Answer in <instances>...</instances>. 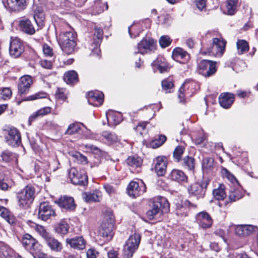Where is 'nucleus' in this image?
<instances>
[{"label":"nucleus","instance_id":"nucleus-40","mask_svg":"<svg viewBox=\"0 0 258 258\" xmlns=\"http://www.w3.org/2000/svg\"><path fill=\"white\" fill-rule=\"evenodd\" d=\"M182 165L185 169L194 171L195 167V160L194 158L187 156L183 159Z\"/></svg>","mask_w":258,"mask_h":258},{"label":"nucleus","instance_id":"nucleus-36","mask_svg":"<svg viewBox=\"0 0 258 258\" xmlns=\"http://www.w3.org/2000/svg\"><path fill=\"white\" fill-rule=\"evenodd\" d=\"M64 81L68 84H74L78 81V75L75 71H70L66 73L63 77Z\"/></svg>","mask_w":258,"mask_h":258},{"label":"nucleus","instance_id":"nucleus-9","mask_svg":"<svg viewBox=\"0 0 258 258\" xmlns=\"http://www.w3.org/2000/svg\"><path fill=\"white\" fill-rule=\"evenodd\" d=\"M69 177L71 182L75 185L85 186L88 184V176L84 172L79 171L75 168L69 171Z\"/></svg>","mask_w":258,"mask_h":258},{"label":"nucleus","instance_id":"nucleus-64","mask_svg":"<svg viewBox=\"0 0 258 258\" xmlns=\"http://www.w3.org/2000/svg\"><path fill=\"white\" fill-rule=\"evenodd\" d=\"M196 3L197 8L201 11H202L206 7L205 0H197L196 1Z\"/></svg>","mask_w":258,"mask_h":258},{"label":"nucleus","instance_id":"nucleus-41","mask_svg":"<svg viewBox=\"0 0 258 258\" xmlns=\"http://www.w3.org/2000/svg\"><path fill=\"white\" fill-rule=\"evenodd\" d=\"M227 13L228 15H234L237 7L238 0H227L226 2Z\"/></svg>","mask_w":258,"mask_h":258},{"label":"nucleus","instance_id":"nucleus-35","mask_svg":"<svg viewBox=\"0 0 258 258\" xmlns=\"http://www.w3.org/2000/svg\"><path fill=\"white\" fill-rule=\"evenodd\" d=\"M238 187L231 186L229 191V199L231 202H235L242 197V193L241 191L239 185Z\"/></svg>","mask_w":258,"mask_h":258},{"label":"nucleus","instance_id":"nucleus-52","mask_svg":"<svg viewBox=\"0 0 258 258\" xmlns=\"http://www.w3.org/2000/svg\"><path fill=\"white\" fill-rule=\"evenodd\" d=\"M152 66L154 67V69L156 68L158 69L161 73L166 72L168 68L166 62H162L158 63V60L157 61H154L152 63Z\"/></svg>","mask_w":258,"mask_h":258},{"label":"nucleus","instance_id":"nucleus-32","mask_svg":"<svg viewBox=\"0 0 258 258\" xmlns=\"http://www.w3.org/2000/svg\"><path fill=\"white\" fill-rule=\"evenodd\" d=\"M16 255H19L5 243L0 242V256L2 258H15Z\"/></svg>","mask_w":258,"mask_h":258},{"label":"nucleus","instance_id":"nucleus-45","mask_svg":"<svg viewBox=\"0 0 258 258\" xmlns=\"http://www.w3.org/2000/svg\"><path fill=\"white\" fill-rule=\"evenodd\" d=\"M81 125H83V124H80L78 122L70 124L65 134L67 135H72L78 133L81 130Z\"/></svg>","mask_w":258,"mask_h":258},{"label":"nucleus","instance_id":"nucleus-24","mask_svg":"<svg viewBox=\"0 0 258 258\" xmlns=\"http://www.w3.org/2000/svg\"><path fill=\"white\" fill-rule=\"evenodd\" d=\"M104 95L98 91H90L88 94V103L93 106H99L103 102Z\"/></svg>","mask_w":258,"mask_h":258},{"label":"nucleus","instance_id":"nucleus-50","mask_svg":"<svg viewBox=\"0 0 258 258\" xmlns=\"http://www.w3.org/2000/svg\"><path fill=\"white\" fill-rule=\"evenodd\" d=\"M162 86L163 89L166 91V93L171 92V90L173 87V83L172 79L168 78L163 80L162 82Z\"/></svg>","mask_w":258,"mask_h":258},{"label":"nucleus","instance_id":"nucleus-55","mask_svg":"<svg viewBox=\"0 0 258 258\" xmlns=\"http://www.w3.org/2000/svg\"><path fill=\"white\" fill-rule=\"evenodd\" d=\"M5 175L3 172L0 170V189L2 190H8L11 188L8 184L5 181Z\"/></svg>","mask_w":258,"mask_h":258},{"label":"nucleus","instance_id":"nucleus-8","mask_svg":"<svg viewBox=\"0 0 258 258\" xmlns=\"http://www.w3.org/2000/svg\"><path fill=\"white\" fill-rule=\"evenodd\" d=\"M210 180H206L202 182H196L188 187V191L190 196L196 197L197 199L203 198L205 196L207 187Z\"/></svg>","mask_w":258,"mask_h":258},{"label":"nucleus","instance_id":"nucleus-53","mask_svg":"<svg viewBox=\"0 0 258 258\" xmlns=\"http://www.w3.org/2000/svg\"><path fill=\"white\" fill-rule=\"evenodd\" d=\"M12 94V91L9 88H5L0 90V100L10 99Z\"/></svg>","mask_w":258,"mask_h":258},{"label":"nucleus","instance_id":"nucleus-58","mask_svg":"<svg viewBox=\"0 0 258 258\" xmlns=\"http://www.w3.org/2000/svg\"><path fill=\"white\" fill-rule=\"evenodd\" d=\"M47 96V94L45 92H41L35 93L34 95L29 96L27 98L28 100H33L37 99L44 98Z\"/></svg>","mask_w":258,"mask_h":258},{"label":"nucleus","instance_id":"nucleus-12","mask_svg":"<svg viewBox=\"0 0 258 258\" xmlns=\"http://www.w3.org/2000/svg\"><path fill=\"white\" fill-rule=\"evenodd\" d=\"M103 36V31L101 29L95 28V32L93 35V41L91 46H89V49L91 50V55H96L99 56L100 53V49L99 48L100 44L102 42Z\"/></svg>","mask_w":258,"mask_h":258},{"label":"nucleus","instance_id":"nucleus-46","mask_svg":"<svg viewBox=\"0 0 258 258\" xmlns=\"http://www.w3.org/2000/svg\"><path fill=\"white\" fill-rule=\"evenodd\" d=\"M69 229V225L64 221H62L56 227L55 231L60 234H67Z\"/></svg>","mask_w":258,"mask_h":258},{"label":"nucleus","instance_id":"nucleus-44","mask_svg":"<svg viewBox=\"0 0 258 258\" xmlns=\"http://www.w3.org/2000/svg\"><path fill=\"white\" fill-rule=\"evenodd\" d=\"M1 156L3 160L7 162L17 161L18 159V155L16 154L9 151H4Z\"/></svg>","mask_w":258,"mask_h":258},{"label":"nucleus","instance_id":"nucleus-51","mask_svg":"<svg viewBox=\"0 0 258 258\" xmlns=\"http://www.w3.org/2000/svg\"><path fill=\"white\" fill-rule=\"evenodd\" d=\"M102 135L110 143L115 142L117 140V137L115 134L108 131L103 132Z\"/></svg>","mask_w":258,"mask_h":258},{"label":"nucleus","instance_id":"nucleus-39","mask_svg":"<svg viewBox=\"0 0 258 258\" xmlns=\"http://www.w3.org/2000/svg\"><path fill=\"white\" fill-rule=\"evenodd\" d=\"M214 166V160L211 157H205L202 161V169L204 172H208L212 170Z\"/></svg>","mask_w":258,"mask_h":258},{"label":"nucleus","instance_id":"nucleus-13","mask_svg":"<svg viewBox=\"0 0 258 258\" xmlns=\"http://www.w3.org/2000/svg\"><path fill=\"white\" fill-rule=\"evenodd\" d=\"M146 187L142 180L140 182L131 181L127 186V193L130 197L136 198L146 191Z\"/></svg>","mask_w":258,"mask_h":258},{"label":"nucleus","instance_id":"nucleus-21","mask_svg":"<svg viewBox=\"0 0 258 258\" xmlns=\"http://www.w3.org/2000/svg\"><path fill=\"white\" fill-rule=\"evenodd\" d=\"M196 221L202 228H210L212 224V219L210 215L206 212H201L197 214Z\"/></svg>","mask_w":258,"mask_h":258},{"label":"nucleus","instance_id":"nucleus-25","mask_svg":"<svg viewBox=\"0 0 258 258\" xmlns=\"http://www.w3.org/2000/svg\"><path fill=\"white\" fill-rule=\"evenodd\" d=\"M20 30L28 35H33L35 33V28L31 21L28 18H23L19 22Z\"/></svg>","mask_w":258,"mask_h":258},{"label":"nucleus","instance_id":"nucleus-15","mask_svg":"<svg viewBox=\"0 0 258 258\" xmlns=\"http://www.w3.org/2000/svg\"><path fill=\"white\" fill-rule=\"evenodd\" d=\"M24 51V44L19 38H15L11 41L9 52L11 56L17 58L22 54Z\"/></svg>","mask_w":258,"mask_h":258},{"label":"nucleus","instance_id":"nucleus-23","mask_svg":"<svg viewBox=\"0 0 258 258\" xmlns=\"http://www.w3.org/2000/svg\"><path fill=\"white\" fill-rule=\"evenodd\" d=\"M195 86L194 82L184 83L179 89L178 97L181 102L184 101L186 96H191L194 93L191 90Z\"/></svg>","mask_w":258,"mask_h":258},{"label":"nucleus","instance_id":"nucleus-1","mask_svg":"<svg viewBox=\"0 0 258 258\" xmlns=\"http://www.w3.org/2000/svg\"><path fill=\"white\" fill-rule=\"evenodd\" d=\"M76 35L73 31L62 32L59 35L58 44L62 51L67 54L75 52L77 43Z\"/></svg>","mask_w":258,"mask_h":258},{"label":"nucleus","instance_id":"nucleus-16","mask_svg":"<svg viewBox=\"0 0 258 258\" xmlns=\"http://www.w3.org/2000/svg\"><path fill=\"white\" fill-rule=\"evenodd\" d=\"M110 221V223H103L101 225L98 231V236L102 237L106 240H110L112 238L114 233L112 231L113 223L111 222V218Z\"/></svg>","mask_w":258,"mask_h":258},{"label":"nucleus","instance_id":"nucleus-33","mask_svg":"<svg viewBox=\"0 0 258 258\" xmlns=\"http://www.w3.org/2000/svg\"><path fill=\"white\" fill-rule=\"evenodd\" d=\"M46 244L51 250L55 252H59L62 248L61 243L56 239L54 238L51 235L45 240Z\"/></svg>","mask_w":258,"mask_h":258},{"label":"nucleus","instance_id":"nucleus-22","mask_svg":"<svg viewBox=\"0 0 258 258\" xmlns=\"http://www.w3.org/2000/svg\"><path fill=\"white\" fill-rule=\"evenodd\" d=\"M168 179L179 183H183L187 181L188 177L183 171L174 169L168 174Z\"/></svg>","mask_w":258,"mask_h":258},{"label":"nucleus","instance_id":"nucleus-38","mask_svg":"<svg viewBox=\"0 0 258 258\" xmlns=\"http://www.w3.org/2000/svg\"><path fill=\"white\" fill-rule=\"evenodd\" d=\"M225 186L223 184H219L218 188L213 189V195L216 200H223L226 197L225 191Z\"/></svg>","mask_w":258,"mask_h":258},{"label":"nucleus","instance_id":"nucleus-56","mask_svg":"<svg viewBox=\"0 0 258 258\" xmlns=\"http://www.w3.org/2000/svg\"><path fill=\"white\" fill-rule=\"evenodd\" d=\"M171 42V39L169 36L166 35L162 36L159 40L160 45L162 48H165L168 46Z\"/></svg>","mask_w":258,"mask_h":258},{"label":"nucleus","instance_id":"nucleus-31","mask_svg":"<svg viewBox=\"0 0 258 258\" xmlns=\"http://www.w3.org/2000/svg\"><path fill=\"white\" fill-rule=\"evenodd\" d=\"M83 198L87 202H98L102 199V193L98 189L92 191L85 192L82 194Z\"/></svg>","mask_w":258,"mask_h":258},{"label":"nucleus","instance_id":"nucleus-17","mask_svg":"<svg viewBox=\"0 0 258 258\" xmlns=\"http://www.w3.org/2000/svg\"><path fill=\"white\" fill-rule=\"evenodd\" d=\"M32 83L33 80L30 76L26 75L22 77L18 85V94L22 96L28 93Z\"/></svg>","mask_w":258,"mask_h":258},{"label":"nucleus","instance_id":"nucleus-14","mask_svg":"<svg viewBox=\"0 0 258 258\" xmlns=\"http://www.w3.org/2000/svg\"><path fill=\"white\" fill-rule=\"evenodd\" d=\"M5 7L14 11L25 10L29 3V0H4Z\"/></svg>","mask_w":258,"mask_h":258},{"label":"nucleus","instance_id":"nucleus-30","mask_svg":"<svg viewBox=\"0 0 258 258\" xmlns=\"http://www.w3.org/2000/svg\"><path fill=\"white\" fill-rule=\"evenodd\" d=\"M57 203L59 207L70 211L74 210L76 208L74 199L71 197H61L59 199Z\"/></svg>","mask_w":258,"mask_h":258},{"label":"nucleus","instance_id":"nucleus-59","mask_svg":"<svg viewBox=\"0 0 258 258\" xmlns=\"http://www.w3.org/2000/svg\"><path fill=\"white\" fill-rule=\"evenodd\" d=\"M103 187L106 192L109 195L114 194L116 192V189L115 187L112 185L108 183H106L104 185Z\"/></svg>","mask_w":258,"mask_h":258},{"label":"nucleus","instance_id":"nucleus-37","mask_svg":"<svg viewBox=\"0 0 258 258\" xmlns=\"http://www.w3.org/2000/svg\"><path fill=\"white\" fill-rule=\"evenodd\" d=\"M106 117L108 123H112L115 125L119 124L122 119L120 113L113 111H110L106 113Z\"/></svg>","mask_w":258,"mask_h":258},{"label":"nucleus","instance_id":"nucleus-62","mask_svg":"<svg viewBox=\"0 0 258 258\" xmlns=\"http://www.w3.org/2000/svg\"><path fill=\"white\" fill-rule=\"evenodd\" d=\"M75 156L78 161L81 164H85L87 163V157L82 154L80 153H77Z\"/></svg>","mask_w":258,"mask_h":258},{"label":"nucleus","instance_id":"nucleus-5","mask_svg":"<svg viewBox=\"0 0 258 258\" xmlns=\"http://www.w3.org/2000/svg\"><path fill=\"white\" fill-rule=\"evenodd\" d=\"M141 236L138 233H135L130 236L124 246L123 255L124 258H131L135 251L138 248Z\"/></svg>","mask_w":258,"mask_h":258},{"label":"nucleus","instance_id":"nucleus-6","mask_svg":"<svg viewBox=\"0 0 258 258\" xmlns=\"http://www.w3.org/2000/svg\"><path fill=\"white\" fill-rule=\"evenodd\" d=\"M197 71L199 74L205 77H211L217 71L216 62L203 59L198 63Z\"/></svg>","mask_w":258,"mask_h":258},{"label":"nucleus","instance_id":"nucleus-61","mask_svg":"<svg viewBox=\"0 0 258 258\" xmlns=\"http://www.w3.org/2000/svg\"><path fill=\"white\" fill-rule=\"evenodd\" d=\"M41 66L46 69H51L52 68V62L50 60L42 59L39 62Z\"/></svg>","mask_w":258,"mask_h":258},{"label":"nucleus","instance_id":"nucleus-49","mask_svg":"<svg viewBox=\"0 0 258 258\" xmlns=\"http://www.w3.org/2000/svg\"><path fill=\"white\" fill-rule=\"evenodd\" d=\"M35 230L39 233V234L45 240L49 236H50V234L48 232L45 228L41 226L38 224H35Z\"/></svg>","mask_w":258,"mask_h":258},{"label":"nucleus","instance_id":"nucleus-2","mask_svg":"<svg viewBox=\"0 0 258 258\" xmlns=\"http://www.w3.org/2000/svg\"><path fill=\"white\" fill-rule=\"evenodd\" d=\"M35 192L34 187L29 185L18 192L16 199L19 207L23 209L28 208L34 199Z\"/></svg>","mask_w":258,"mask_h":258},{"label":"nucleus","instance_id":"nucleus-10","mask_svg":"<svg viewBox=\"0 0 258 258\" xmlns=\"http://www.w3.org/2000/svg\"><path fill=\"white\" fill-rule=\"evenodd\" d=\"M7 135L6 137L7 143L12 147H18L21 144V133L14 127H8L6 130Z\"/></svg>","mask_w":258,"mask_h":258},{"label":"nucleus","instance_id":"nucleus-48","mask_svg":"<svg viewBox=\"0 0 258 258\" xmlns=\"http://www.w3.org/2000/svg\"><path fill=\"white\" fill-rule=\"evenodd\" d=\"M166 141V137L164 135H160L158 139L153 140L151 143V146L153 148H157L162 146Z\"/></svg>","mask_w":258,"mask_h":258},{"label":"nucleus","instance_id":"nucleus-26","mask_svg":"<svg viewBox=\"0 0 258 258\" xmlns=\"http://www.w3.org/2000/svg\"><path fill=\"white\" fill-rule=\"evenodd\" d=\"M66 242L72 248L76 249H84L86 247V241L82 236L68 238L66 239Z\"/></svg>","mask_w":258,"mask_h":258},{"label":"nucleus","instance_id":"nucleus-7","mask_svg":"<svg viewBox=\"0 0 258 258\" xmlns=\"http://www.w3.org/2000/svg\"><path fill=\"white\" fill-rule=\"evenodd\" d=\"M226 41L222 38H215L213 43L207 48L205 54H209L216 56H221L225 51Z\"/></svg>","mask_w":258,"mask_h":258},{"label":"nucleus","instance_id":"nucleus-11","mask_svg":"<svg viewBox=\"0 0 258 258\" xmlns=\"http://www.w3.org/2000/svg\"><path fill=\"white\" fill-rule=\"evenodd\" d=\"M56 215L52 206L47 203H40L39 206L38 216L39 219L46 221Z\"/></svg>","mask_w":258,"mask_h":258},{"label":"nucleus","instance_id":"nucleus-54","mask_svg":"<svg viewBox=\"0 0 258 258\" xmlns=\"http://www.w3.org/2000/svg\"><path fill=\"white\" fill-rule=\"evenodd\" d=\"M184 151V148L181 146H177L173 152V157L175 159L179 162Z\"/></svg>","mask_w":258,"mask_h":258},{"label":"nucleus","instance_id":"nucleus-19","mask_svg":"<svg viewBox=\"0 0 258 258\" xmlns=\"http://www.w3.org/2000/svg\"><path fill=\"white\" fill-rule=\"evenodd\" d=\"M155 48L154 41L153 39H145L141 40L137 45L138 51L135 53L145 54L148 51H152Z\"/></svg>","mask_w":258,"mask_h":258},{"label":"nucleus","instance_id":"nucleus-4","mask_svg":"<svg viewBox=\"0 0 258 258\" xmlns=\"http://www.w3.org/2000/svg\"><path fill=\"white\" fill-rule=\"evenodd\" d=\"M167 211L169 209V203L167 199L164 197H159L153 199L151 209L147 213V216L150 220H152L155 216L160 212L161 209Z\"/></svg>","mask_w":258,"mask_h":258},{"label":"nucleus","instance_id":"nucleus-42","mask_svg":"<svg viewBox=\"0 0 258 258\" xmlns=\"http://www.w3.org/2000/svg\"><path fill=\"white\" fill-rule=\"evenodd\" d=\"M236 46L239 54H242L249 50L248 42L244 40H238L236 42Z\"/></svg>","mask_w":258,"mask_h":258},{"label":"nucleus","instance_id":"nucleus-63","mask_svg":"<svg viewBox=\"0 0 258 258\" xmlns=\"http://www.w3.org/2000/svg\"><path fill=\"white\" fill-rule=\"evenodd\" d=\"M147 122H142L139 123L135 127H134V130L137 132H139L141 134H142V132L144 130L147 125Z\"/></svg>","mask_w":258,"mask_h":258},{"label":"nucleus","instance_id":"nucleus-57","mask_svg":"<svg viewBox=\"0 0 258 258\" xmlns=\"http://www.w3.org/2000/svg\"><path fill=\"white\" fill-rule=\"evenodd\" d=\"M43 54L45 56L52 57L53 55L52 48L47 44H44L42 47Z\"/></svg>","mask_w":258,"mask_h":258},{"label":"nucleus","instance_id":"nucleus-29","mask_svg":"<svg viewBox=\"0 0 258 258\" xmlns=\"http://www.w3.org/2000/svg\"><path fill=\"white\" fill-rule=\"evenodd\" d=\"M234 100V94L229 93H223L219 97L220 105L224 108H229Z\"/></svg>","mask_w":258,"mask_h":258},{"label":"nucleus","instance_id":"nucleus-18","mask_svg":"<svg viewBox=\"0 0 258 258\" xmlns=\"http://www.w3.org/2000/svg\"><path fill=\"white\" fill-rule=\"evenodd\" d=\"M258 230L257 226L252 225H239L235 228V233L239 237L248 236Z\"/></svg>","mask_w":258,"mask_h":258},{"label":"nucleus","instance_id":"nucleus-3","mask_svg":"<svg viewBox=\"0 0 258 258\" xmlns=\"http://www.w3.org/2000/svg\"><path fill=\"white\" fill-rule=\"evenodd\" d=\"M21 242L23 246L33 255L34 258H45L44 254L39 253L40 244L29 234H25L23 236Z\"/></svg>","mask_w":258,"mask_h":258},{"label":"nucleus","instance_id":"nucleus-34","mask_svg":"<svg viewBox=\"0 0 258 258\" xmlns=\"http://www.w3.org/2000/svg\"><path fill=\"white\" fill-rule=\"evenodd\" d=\"M33 17L37 26L41 28L44 25L45 20V14L41 8L37 7L35 10Z\"/></svg>","mask_w":258,"mask_h":258},{"label":"nucleus","instance_id":"nucleus-60","mask_svg":"<svg viewBox=\"0 0 258 258\" xmlns=\"http://www.w3.org/2000/svg\"><path fill=\"white\" fill-rule=\"evenodd\" d=\"M51 108L49 107H45L37 111L39 116L46 115L50 112Z\"/></svg>","mask_w":258,"mask_h":258},{"label":"nucleus","instance_id":"nucleus-43","mask_svg":"<svg viewBox=\"0 0 258 258\" xmlns=\"http://www.w3.org/2000/svg\"><path fill=\"white\" fill-rule=\"evenodd\" d=\"M127 164L133 167H140L142 164V160L139 157L131 156L126 161Z\"/></svg>","mask_w":258,"mask_h":258},{"label":"nucleus","instance_id":"nucleus-28","mask_svg":"<svg viewBox=\"0 0 258 258\" xmlns=\"http://www.w3.org/2000/svg\"><path fill=\"white\" fill-rule=\"evenodd\" d=\"M172 56L175 60L182 63H184L189 58V54L180 47H177L173 50Z\"/></svg>","mask_w":258,"mask_h":258},{"label":"nucleus","instance_id":"nucleus-20","mask_svg":"<svg viewBox=\"0 0 258 258\" xmlns=\"http://www.w3.org/2000/svg\"><path fill=\"white\" fill-rule=\"evenodd\" d=\"M154 169L158 176H163L167 169V159L165 156H158L154 160Z\"/></svg>","mask_w":258,"mask_h":258},{"label":"nucleus","instance_id":"nucleus-47","mask_svg":"<svg viewBox=\"0 0 258 258\" xmlns=\"http://www.w3.org/2000/svg\"><path fill=\"white\" fill-rule=\"evenodd\" d=\"M222 173L224 176L231 181L234 186H239V183L236 178L226 169L224 168L222 171Z\"/></svg>","mask_w":258,"mask_h":258},{"label":"nucleus","instance_id":"nucleus-27","mask_svg":"<svg viewBox=\"0 0 258 258\" xmlns=\"http://www.w3.org/2000/svg\"><path fill=\"white\" fill-rule=\"evenodd\" d=\"M197 207V205L192 204L189 201L186 200L181 206L177 208L176 214L181 218L186 217L188 215V210L196 208Z\"/></svg>","mask_w":258,"mask_h":258}]
</instances>
